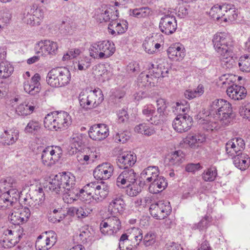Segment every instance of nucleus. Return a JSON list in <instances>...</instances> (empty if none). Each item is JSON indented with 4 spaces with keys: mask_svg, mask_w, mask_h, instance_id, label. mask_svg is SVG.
Listing matches in <instances>:
<instances>
[{
    "mask_svg": "<svg viewBox=\"0 0 250 250\" xmlns=\"http://www.w3.org/2000/svg\"><path fill=\"white\" fill-rule=\"evenodd\" d=\"M213 119H202L200 124L207 131L219 129L221 126L225 127L231 124L234 119L231 104L223 99H216L210 104L209 109Z\"/></svg>",
    "mask_w": 250,
    "mask_h": 250,
    "instance_id": "nucleus-1",
    "label": "nucleus"
},
{
    "mask_svg": "<svg viewBox=\"0 0 250 250\" xmlns=\"http://www.w3.org/2000/svg\"><path fill=\"white\" fill-rule=\"evenodd\" d=\"M104 100V95L100 89H83L79 95L80 106L85 110L98 106Z\"/></svg>",
    "mask_w": 250,
    "mask_h": 250,
    "instance_id": "nucleus-2",
    "label": "nucleus"
},
{
    "mask_svg": "<svg viewBox=\"0 0 250 250\" xmlns=\"http://www.w3.org/2000/svg\"><path fill=\"white\" fill-rule=\"evenodd\" d=\"M151 64V68L149 74L145 72L141 73L137 78V83L139 87L150 88L155 86L160 77H165L168 73V70H162V66Z\"/></svg>",
    "mask_w": 250,
    "mask_h": 250,
    "instance_id": "nucleus-3",
    "label": "nucleus"
},
{
    "mask_svg": "<svg viewBox=\"0 0 250 250\" xmlns=\"http://www.w3.org/2000/svg\"><path fill=\"white\" fill-rule=\"evenodd\" d=\"M71 79V74L65 67H57L49 71L46 77L47 83L52 87H59L67 85Z\"/></svg>",
    "mask_w": 250,
    "mask_h": 250,
    "instance_id": "nucleus-4",
    "label": "nucleus"
},
{
    "mask_svg": "<svg viewBox=\"0 0 250 250\" xmlns=\"http://www.w3.org/2000/svg\"><path fill=\"white\" fill-rule=\"evenodd\" d=\"M90 55L96 59H106L115 51L114 44L109 41H103L93 43L90 48Z\"/></svg>",
    "mask_w": 250,
    "mask_h": 250,
    "instance_id": "nucleus-5",
    "label": "nucleus"
},
{
    "mask_svg": "<svg viewBox=\"0 0 250 250\" xmlns=\"http://www.w3.org/2000/svg\"><path fill=\"white\" fill-rule=\"evenodd\" d=\"M214 47L218 54H223L224 52L232 54L233 50V44L229 38L225 33H218L214 35L212 39Z\"/></svg>",
    "mask_w": 250,
    "mask_h": 250,
    "instance_id": "nucleus-6",
    "label": "nucleus"
},
{
    "mask_svg": "<svg viewBox=\"0 0 250 250\" xmlns=\"http://www.w3.org/2000/svg\"><path fill=\"white\" fill-rule=\"evenodd\" d=\"M121 222L116 215L110 216L100 224V230L104 235H113L121 229Z\"/></svg>",
    "mask_w": 250,
    "mask_h": 250,
    "instance_id": "nucleus-7",
    "label": "nucleus"
},
{
    "mask_svg": "<svg viewBox=\"0 0 250 250\" xmlns=\"http://www.w3.org/2000/svg\"><path fill=\"white\" fill-rule=\"evenodd\" d=\"M171 211L170 203L167 201H159L152 204L149 208L150 214L156 219H163Z\"/></svg>",
    "mask_w": 250,
    "mask_h": 250,
    "instance_id": "nucleus-8",
    "label": "nucleus"
},
{
    "mask_svg": "<svg viewBox=\"0 0 250 250\" xmlns=\"http://www.w3.org/2000/svg\"><path fill=\"white\" fill-rule=\"evenodd\" d=\"M62 151L59 146H50L43 149L42 153V160L43 164L47 166H51L58 162L62 155Z\"/></svg>",
    "mask_w": 250,
    "mask_h": 250,
    "instance_id": "nucleus-9",
    "label": "nucleus"
},
{
    "mask_svg": "<svg viewBox=\"0 0 250 250\" xmlns=\"http://www.w3.org/2000/svg\"><path fill=\"white\" fill-rule=\"evenodd\" d=\"M57 241V235L54 231H46L40 235L35 243L36 250H48L53 247Z\"/></svg>",
    "mask_w": 250,
    "mask_h": 250,
    "instance_id": "nucleus-10",
    "label": "nucleus"
},
{
    "mask_svg": "<svg viewBox=\"0 0 250 250\" xmlns=\"http://www.w3.org/2000/svg\"><path fill=\"white\" fill-rule=\"evenodd\" d=\"M159 27L160 31L166 35L173 34L177 28L176 17L171 14L164 15L160 19Z\"/></svg>",
    "mask_w": 250,
    "mask_h": 250,
    "instance_id": "nucleus-11",
    "label": "nucleus"
},
{
    "mask_svg": "<svg viewBox=\"0 0 250 250\" xmlns=\"http://www.w3.org/2000/svg\"><path fill=\"white\" fill-rule=\"evenodd\" d=\"M192 118L187 114H180L174 119L172 126L178 132L187 131L192 125Z\"/></svg>",
    "mask_w": 250,
    "mask_h": 250,
    "instance_id": "nucleus-12",
    "label": "nucleus"
},
{
    "mask_svg": "<svg viewBox=\"0 0 250 250\" xmlns=\"http://www.w3.org/2000/svg\"><path fill=\"white\" fill-rule=\"evenodd\" d=\"M116 14H112L113 10L107 5H102L98 8L95 12V16L96 20L100 22H107L113 21L116 20L118 17L117 10H116Z\"/></svg>",
    "mask_w": 250,
    "mask_h": 250,
    "instance_id": "nucleus-13",
    "label": "nucleus"
},
{
    "mask_svg": "<svg viewBox=\"0 0 250 250\" xmlns=\"http://www.w3.org/2000/svg\"><path fill=\"white\" fill-rule=\"evenodd\" d=\"M89 137L95 141H101L109 135V129L104 124H95L90 127L88 131Z\"/></svg>",
    "mask_w": 250,
    "mask_h": 250,
    "instance_id": "nucleus-14",
    "label": "nucleus"
},
{
    "mask_svg": "<svg viewBox=\"0 0 250 250\" xmlns=\"http://www.w3.org/2000/svg\"><path fill=\"white\" fill-rule=\"evenodd\" d=\"M136 173L132 168L125 169L117 177L116 184L118 187L124 188L136 183Z\"/></svg>",
    "mask_w": 250,
    "mask_h": 250,
    "instance_id": "nucleus-15",
    "label": "nucleus"
},
{
    "mask_svg": "<svg viewBox=\"0 0 250 250\" xmlns=\"http://www.w3.org/2000/svg\"><path fill=\"white\" fill-rule=\"evenodd\" d=\"M114 168L109 163H103L94 170L93 176L97 180H107L113 175Z\"/></svg>",
    "mask_w": 250,
    "mask_h": 250,
    "instance_id": "nucleus-16",
    "label": "nucleus"
},
{
    "mask_svg": "<svg viewBox=\"0 0 250 250\" xmlns=\"http://www.w3.org/2000/svg\"><path fill=\"white\" fill-rule=\"evenodd\" d=\"M136 162V156L133 153L124 152L118 156L116 163L120 168L127 169Z\"/></svg>",
    "mask_w": 250,
    "mask_h": 250,
    "instance_id": "nucleus-17",
    "label": "nucleus"
},
{
    "mask_svg": "<svg viewBox=\"0 0 250 250\" xmlns=\"http://www.w3.org/2000/svg\"><path fill=\"white\" fill-rule=\"evenodd\" d=\"M244 141L241 138H235L228 141L226 145V150L230 155H236L245 148Z\"/></svg>",
    "mask_w": 250,
    "mask_h": 250,
    "instance_id": "nucleus-18",
    "label": "nucleus"
},
{
    "mask_svg": "<svg viewBox=\"0 0 250 250\" xmlns=\"http://www.w3.org/2000/svg\"><path fill=\"white\" fill-rule=\"evenodd\" d=\"M60 186L63 188L64 192L66 189H68L75 185V176L69 172H62L56 175Z\"/></svg>",
    "mask_w": 250,
    "mask_h": 250,
    "instance_id": "nucleus-19",
    "label": "nucleus"
},
{
    "mask_svg": "<svg viewBox=\"0 0 250 250\" xmlns=\"http://www.w3.org/2000/svg\"><path fill=\"white\" fill-rule=\"evenodd\" d=\"M90 183V187L92 188V189L95 194L94 198H95L96 202H100L106 197L108 193V188L106 185L104 183L99 184L97 182H91Z\"/></svg>",
    "mask_w": 250,
    "mask_h": 250,
    "instance_id": "nucleus-20",
    "label": "nucleus"
},
{
    "mask_svg": "<svg viewBox=\"0 0 250 250\" xmlns=\"http://www.w3.org/2000/svg\"><path fill=\"white\" fill-rule=\"evenodd\" d=\"M226 92L230 99L235 101L243 99L247 94L246 89L244 87L235 84L229 86Z\"/></svg>",
    "mask_w": 250,
    "mask_h": 250,
    "instance_id": "nucleus-21",
    "label": "nucleus"
},
{
    "mask_svg": "<svg viewBox=\"0 0 250 250\" xmlns=\"http://www.w3.org/2000/svg\"><path fill=\"white\" fill-rule=\"evenodd\" d=\"M168 58L173 61L182 60L185 56L184 47L179 44H175L169 47L167 50Z\"/></svg>",
    "mask_w": 250,
    "mask_h": 250,
    "instance_id": "nucleus-22",
    "label": "nucleus"
},
{
    "mask_svg": "<svg viewBox=\"0 0 250 250\" xmlns=\"http://www.w3.org/2000/svg\"><path fill=\"white\" fill-rule=\"evenodd\" d=\"M205 141V135L201 133L189 134L183 140L184 144L193 148H197Z\"/></svg>",
    "mask_w": 250,
    "mask_h": 250,
    "instance_id": "nucleus-23",
    "label": "nucleus"
},
{
    "mask_svg": "<svg viewBox=\"0 0 250 250\" xmlns=\"http://www.w3.org/2000/svg\"><path fill=\"white\" fill-rule=\"evenodd\" d=\"M167 186L165 178L162 176H158L150 184L149 191L153 194H157L164 190Z\"/></svg>",
    "mask_w": 250,
    "mask_h": 250,
    "instance_id": "nucleus-24",
    "label": "nucleus"
},
{
    "mask_svg": "<svg viewBox=\"0 0 250 250\" xmlns=\"http://www.w3.org/2000/svg\"><path fill=\"white\" fill-rule=\"evenodd\" d=\"M159 175L158 167L150 166L145 168L141 173V178L146 184L151 182Z\"/></svg>",
    "mask_w": 250,
    "mask_h": 250,
    "instance_id": "nucleus-25",
    "label": "nucleus"
},
{
    "mask_svg": "<svg viewBox=\"0 0 250 250\" xmlns=\"http://www.w3.org/2000/svg\"><path fill=\"white\" fill-rule=\"evenodd\" d=\"M56 130L66 128L71 123L70 116L65 111H61L56 114Z\"/></svg>",
    "mask_w": 250,
    "mask_h": 250,
    "instance_id": "nucleus-26",
    "label": "nucleus"
},
{
    "mask_svg": "<svg viewBox=\"0 0 250 250\" xmlns=\"http://www.w3.org/2000/svg\"><path fill=\"white\" fill-rule=\"evenodd\" d=\"M80 192H81V189L74 185L72 187L66 189L65 192L62 195H63V200L64 202L69 204L79 198Z\"/></svg>",
    "mask_w": 250,
    "mask_h": 250,
    "instance_id": "nucleus-27",
    "label": "nucleus"
},
{
    "mask_svg": "<svg viewBox=\"0 0 250 250\" xmlns=\"http://www.w3.org/2000/svg\"><path fill=\"white\" fill-rule=\"evenodd\" d=\"M152 14V10L148 6L136 8L129 10V15L138 19H148Z\"/></svg>",
    "mask_w": 250,
    "mask_h": 250,
    "instance_id": "nucleus-28",
    "label": "nucleus"
},
{
    "mask_svg": "<svg viewBox=\"0 0 250 250\" xmlns=\"http://www.w3.org/2000/svg\"><path fill=\"white\" fill-rule=\"evenodd\" d=\"M184 154L181 150H177L168 154L165 162L169 166H178L184 160Z\"/></svg>",
    "mask_w": 250,
    "mask_h": 250,
    "instance_id": "nucleus-29",
    "label": "nucleus"
},
{
    "mask_svg": "<svg viewBox=\"0 0 250 250\" xmlns=\"http://www.w3.org/2000/svg\"><path fill=\"white\" fill-rule=\"evenodd\" d=\"M233 164L236 167L241 170H245L249 167L250 158L249 156L244 153H239L234 156Z\"/></svg>",
    "mask_w": 250,
    "mask_h": 250,
    "instance_id": "nucleus-30",
    "label": "nucleus"
},
{
    "mask_svg": "<svg viewBox=\"0 0 250 250\" xmlns=\"http://www.w3.org/2000/svg\"><path fill=\"white\" fill-rule=\"evenodd\" d=\"M19 138V131L15 128L10 129L4 131L1 136V142L7 145L13 144Z\"/></svg>",
    "mask_w": 250,
    "mask_h": 250,
    "instance_id": "nucleus-31",
    "label": "nucleus"
},
{
    "mask_svg": "<svg viewBox=\"0 0 250 250\" xmlns=\"http://www.w3.org/2000/svg\"><path fill=\"white\" fill-rule=\"evenodd\" d=\"M125 203L121 197H117L109 203L108 210L111 214L121 213L125 208Z\"/></svg>",
    "mask_w": 250,
    "mask_h": 250,
    "instance_id": "nucleus-32",
    "label": "nucleus"
},
{
    "mask_svg": "<svg viewBox=\"0 0 250 250\" xmlns=\"http://www.w3.org/2000/svg\"><path fill=\"white\" fill-rule=\"evenodd\" d=\"M57 48V43L50 41H41L36 43V50L37 49L42 50L44 54L46 53L48 54L54 53Z\"/></svg>",
    "mask_w": 250,
    "mask_h": 250,
    "instance_id": "nucleus-33",
    "label": "nucleus"
},
{
    "mask_svg": "<svg viewBox=\"0 0 250 250\" xmlns=\"http://www.w3.org/2000/svg\"><path fill=\"white\" fill-rule=\"evenodd\" d=\"M221 56V61L222 66L226 69L232 68L236 63L235 59L233 50H232V54L230 55L227 52H224L223 54H219Z\"/></svg>",
    "mask_w": 250,
    "mask_h": 250,
    "instance_id": "nucleus-34",
    "label": "nucleus"
},
{
    "mask_svg": "<svg viewBox=\"0 0 250 250\" xmlns=\"http://www.w3.org/2000/svg\"><path fill=\"white\" fill-rule=\"evenodd\" d=\"M90 183L86 185L83 188L81 189V192L79 196V199L83 201L88 203L92 201V200L95 201V195L92 188L90 187Z\"/></svg>",
    "mask_w": 250,
    "mask_h": 250,
    "instance_id": "nucleus-35",
    "label": "nucleus"
},
{
    "mask_svg": "<svg viewBox=\"0 0 250 250\" xmlns=\"http://www.w3.org/2000/svg\"><path fill=\"white\" fill-rule=\"evenodd\" d=\"M226 10H224V16L223 17V21L225 22L233 21L236 19L237 13L234 6L230 4H225Z\"/></svg>",
    "mask_w": 250,
    "mask_h": 250,
    "instance_id": "nucleus-36",
    "label": "nucleus"
},
{
    "mask_svg": "<svg viewBox=\"0 0 250 250\" xmlns=\"http://www.w3.org/2000/svg\"><path fill=\"white\" fill-rule=\"evenodd\" d=\"M44 187L48 188L50 190L58 194L62 195L64 192L63 188L60 186L56 175L54 176L52 178L50 177L49 182Z\"/></svg>",
    "mask_w": 250,
    "mask_h": 250,
    "instance_id": "nucleus-37",
    "label": "nucleus"
},
{
    "mask_svg": "<svg viewBox=\"0 0 250 250\" xmlns=\"http://www.w3.org/2000/svg\"><path fill=\"white\" fill-rule=\"evenodd\" d=\"M225 4L222 5L216 4L214 5L210 9L209 15L212 18L217 21L221 19L223 20V17L224 16V10H226Z\"/></svg>",
    "mask_w": 250,
    "mask_h": 250,
    "instance_id": "nucleus-38",
    "label": "nucleus"
},
{
    "mask_svg": "<svg viewBox=\"0 0 250 250\" xmlns=\"http://www.w3.org/2000/svg\"><path fill=\"white\" fill-rule=\"evenodd\" d=\"M14 71V67L9 62L2 61L0 62V78H9Z\"/></svg>",
    "mask_w": 250,
    "mask_h": 250,
    "instance_id": "nucleus-39",
    "label": "nucleus"
},
{
    "mask_svg": "<svg viewBox=\"0 0 250 250\" xmlns=\"http://www.w3.org/2000/svg\"><path fill=\"white\" fill-rule=\"evenodd\" d=\"M119 247L120 250H134L136 249L131 241L128 239L127 233L123 234L119 240Z\"/></svg>",
    "mask_w": 250,
    "mask_h": 250,
    "instance_id": "nucleus-40",
    "label": "nucleus"
},
{
    "mask_svg": "<svg viewBox=\"0 0 250 250\" xmlns=\"http://www.w3.org/2000/svg\"><path fill=\"white\" fill-rule=\"evenodd\" d=\"M13 208H14L11 210L8 216L10 222L15 225L24 224V219L21 217L18 210H17V207H13Z\"/></svg>",
    "mask_w": 250,
    "mask_h": 250,
    "instance_id": "nucleus-41",
    "label": "nucleus"
},
{
    "mask_svg": "<svg viewBox=\"0 0 250 250\" xmlns=\"http://www.w3.org/2000/svg\"><path fill=\"white\" fill-rule=\"evenodd\" d=\"M204 92V87L203 85L199 84L195 90L188 89L185 91L184 93L185 97L191 100L197 97L200 96Z\"/></svg>",
    "mask_w": 250,
    "mask_h": 250,
    "instance_id": "nucleus-42",
    "label": "nucleus"
},
{
    "mask_svg": "<svg viewBox=\"0 0 250 250\" xmlns=\"http://www.w3.org/2000/svg\"><path fill=\"white\" fill-rule=\"evenodd\" d=\"M217 175V170L215 167H210L204 171L202 178L206 182L214 181Z\"/></svg>",
    "mask_w": 250,
    "mask_h": 250,
    "instance_id": "nucleus-43",
    "label": "nucleus"
},
{
    "mask_svg": "<svg viewBox=\"0 0 250 250\" xmlns=\"http://www.w3.org/2000/svg\"><path fill=\"white\" fill-rule=\"evenodd\" d=\"M56 113H51L48 114L44 119V127L49 130H55L56 128Z\"/></svg>",
    "mask_w": 250,
    "mask_h": 250,
    "instance_id": "nucleus-44",
    "label": "nucleus"
},
{
    "mask_svg": "<svg viewBox=\"0 0 250 250\" xmlns=\"http://www.w3.org/2000/svg\"><path fill=\"white\" fill-rule=\"evenodd\" d=\"M5 192H2L0 194V209H5L14 207L13 201H11Z\"/></svg>",
    "mask_w": 250,
    "mask_h": 250,
    "instance_id": "nucleus-45",
    "label": "nucleus"
},
{
    "mask_svg": "<svg viewBox=\"0 0 250 250\" xmlns=\"http://www.w3.org/2000/svg\"><path fill=\"white\" fill-rule=\"evenodd\" d=\"M38 188V189L36 188L34 189L32 193L33 194L32 199H34L35 202L38 201V202L35 204V206H36L37 204H38V205L42 204L44 199V193L43 191L42 186L41 183L39 184V186Z\"/></svg>",
    "mask_w": 250,
    "mask_h": 250,
    "instance_id": "nucleus-46",
    "label": "nucleus"
},
{
    "mask_svg": "<svg viewBox=\"0 0 250 250\" xmlns=\"http://www.w3.org/2000/svg\"><path fill=\"white\" fill-rule=\"evenodd\" d=\"M41 79L40 75L36 73L33 77H32V91H34V99L38 100L39 95H37V93H39L41 89V85L40 83V80Z\"/></svg>",
    "mask_w": 250,
    "mask_h": 250,
    "instance_id": "nucleus-47",
    "label": "nucleus"
},
{
    "mask_svg": "<svg viewBox=\"0 0 250 250\" xmlns=\"http://www.w3.org/2000/svg\"><path fill=\"white\" fill-rule=\"evenodd\" d=\"M166 113H158L157 111H155V113L153 114L148 122L154 125H160L166 121Z\"/></svg>",
    "mask_w": 250,
    "mask_h": 250,
    "instance_id": "nucleus-48",
    "label": "nucleus"
},
{
    "mask_svg": "<svg viewBox=\"0 0 250 250\" xmlns=\"http://www.w3.org/2000/svg\"><path fill=\"white\" fill-rule=\"evenodd\" d=\"M239 66L243 72H250V57L249 56H241L239 60Z\"/></svg>",
    "mask_w": 250,
    "mask_h": 250,
    "instance_id": "nucleus-49",
    "label": "nucleus"
},
{
    "mask_svg": "<svg viewBox=\"0 0 250 250\" xmlns=\"http://www.w3.org/2000/svg\"><path fill=\"white\" fill-rule=\"evenodd\" d=\"M11 235H7V233L5 234V236L2 240L3 245L4 248H10L14 247L20 240V236H18V238H13Z\"/></svg>",
    "mask_w": 250,
    "mask_h": 250,
    "instance_id": "nucleus-50",
    "label": "nucleus"
},
{
    "mask_svg": "<svg viewBox=\"0 0 250 250\" xmlns=\"http://www.w3.org/2000/svg\"><path fill=\"white\" fill-rule=\"evenodd\" d=\"M111 21L114 24L115 29L117 31L118 34H121L125 33L127 29L128 24L126 21H122L118 22L115 20Z\"/></svg>",
    "mask_w": 250,
    "mask_h": 250,
    "instance_id": "nucleus-51",
    "label": "nucleus"
},
{
    "mask_svg": "<svg viewBox=\"0 0 250 250\" xmlns=\"http://www.w3.org/2000/svg\"><path fill=\"white\" fill-rule=\"evenodd\" d=\"M125 187L127 188L126 190L127 194L131 197L137 195L141 191V187L135 183Z\"/></svg>",
    "mask_w": 250,
    "mask_h": 250,
    "instance_id": "nucleus-52",
    "label": "nucleus"
},
{
    "mask_svg": "<svg viewBox=\"0 0 250 250\" xmlns=\"http://www.w3.org/2000/svg\"><path fill=\"white\" fill-rule=\"evenodd\" d=\"M83 141L78 136L73 137L72 143L70 146L71 149L69 150V153L73 154L79 150V148L82 146Z\"/></svg>",
    "mask_w": 250,
    "mask_h": 250,
    "instance_id": "nucleus-53",
    "label": "nucleus"
},
{
    "mask_svg": "<svg viewBox=\"0 0 250 250\" xmlns=\"http://www.w3.org/2000/svg\"><path fill=\"white\" fill-rule=\"evenodd\" d=\"M5 192L6 194L8 195V197H10V200L13 201L14 207H18L19 204L18 201L19 197V191L15 188H11Z\"/></svg>",
    "mask_w": 250,
    "mask_h": 250,
    "instance_id": "nucleus-54",
    "label": "nucleus"
},
{
    "mask_svg": "<svg viewBox=\"0 0 250 250\" xmlns=\"http://www.w3.org/2000/svg\"><path fill=\"white\" fill-rule=\"evenodd\" d=\"M43 12L42 10L40 9L37 8L34 11L33 14L32 15V21L33 22V25H39L43 19Z\"/></svg>",
    "mask_w": 250,
    "mask_h": 250,
    "instance_id": "nucleus-55",
    "label": "nucleus"
},
{
    "mask_svg": "<svg viewBox=\"0 0 250 250\" xmlns=\"http://www.w3.org/2000/svg\"><path fill=\"white\" fill-rule=\"evenodd\" d=\"M92 210L93 209L87 205H84L78 208L77 217L79 218H83L87 217L91 213Z\"/></svg>",
    "mask_w": 250,
    "mask_h": 250,
    "instance_id": "nucleus-56",
    "label": "nucleus"
},
{
    "mask_svg": "<svg viewBox=\"0 0 250 250\" xmlns=\"http://www.w3.org/2000/svg\"><path fill=\"white\" fill-rule=\"evenodd\" d=\"M129 138L128 132L127 131H124L121 133H117L115 135L113 136V139L116 143H125Z\"/></svg>",
    "mask_w": 250,
    "mask_h": 250,
    "instance_id": "nucleus-57",
    "label": "nucleus"
},
{
    "mask_svg": "<svg viewBox=\"0 0 250 250\" xmlns=\"http://www.w3.org/2000/svg\"><path fill=\"white\" fill-rule=\"evenodd\" d=\"M142 113L145 120L149 122L153 114L155 113V110L152 104L146 105L144 107Z\"/></svg>",
    "mask_w": 250,
    "mask_h": 250,
    "instance_id": "nucleus-58",
    "label": "nucleus"
},
{
    "mask_svg": "<svg viewBox=\"0 0 250 250\" xmlns=\"http://www.w3.org/2000/svg\"><path fill=\"white\" fill-rule=\"evenodd\" d=\"M156 242V236L154 233L148 232L146 233L143 239V243L146 247H149L153 245Z\"/></svg>",
    "mask_w": 250,
    "mask_h": 250,
    "instance_id": "nucleus-59",
    "label": "nucleus"
},
{
    "mask_svg": "<svg viewBox=\"0 0 250 250\" xmlns=\"http://www.w3.org/2000/svg\"><path fill=\"white\" fill-rule=\"evenodd\" d=\"M17 210H18L21 217L23 218V219H24V223H26L31 216L30 208L27 206H24L21 208H17Z\"/></svg>",
    "mask_w": 250,
    "mask_h": 250,
    "instance_id": "nucleus-60",
    "label": "nucleus"
},
{
    "mask_svg": "<svg viewBox=\"0 0 250 250\" xmlns=\"http://www.w3.org/2000/svg\"><path fill=\"white\" fill-rule=\"evenodd\" d=\"M31 110V105L28 104H21L17 107L16 111L19 114L22 116H26L30 114Z\"/></svg>",
    "mask_w": 250,
    "mask_h": 250,
    "instance_id": "nucleus-61",
    "label": "nucleus"
},
{
    "mask_svg": "<svg viewBox=\"0 0 250 250\" xmlns=\"http://www.w3.org/2000/svg\"><path fill=\"white\" fill-rule=\"evenodd\" d=\"M157 111L158 113H166L167 104L164 99L160 98L156 101Z\"/></svg>",
    "mask_w": 250,
    "mask_h": 250,
    "instance_id": "nucleus-62",
    "label": "nucleus"
},
{
    "mask_svg": "<svg viewBox=\"0 0 250 250\" xmlns=\"http://www.w3.org/2000/svg\"><path fill=\"white\" fill-rule=\"evenodd\" d=\"M80 53L81 51L79 49H72L69 50L66 54L63 55L62 60L63 61H66L68 59H73L78 56Z\"/></svg>",
    "mask_w": 250,
    "mask_h": 250,
    "instance_id": "nucleus-63",
    "label": "nucleus"
},
{
    "mask_svg": "<svg viewBox=\"0 0 250 250\" xmlns=\"http://www.w3.org/2000/svg\"><path fill=\"white\" fill-rule=\"evenodd\" d=\"M119 122L120 123L126 122L129 119V115L126 109L123 108L119 110L117 113Z\"/></svg>",
    "mask_w": 250,
    "mask_h": 250,
    "instance_id": "nucleus-64",
    "label": "nucleus"
}]
</instances>
